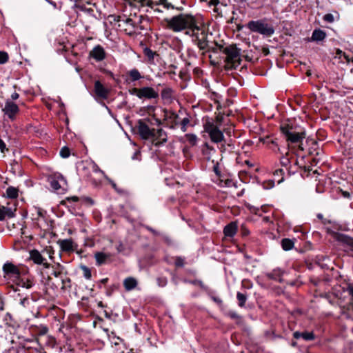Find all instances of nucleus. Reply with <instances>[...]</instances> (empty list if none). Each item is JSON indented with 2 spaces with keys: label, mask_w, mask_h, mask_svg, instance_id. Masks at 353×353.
Here are the masks:
<instances>
[{
  "label": "nucleus",
  "mask_w": 353,
  "mask_h": 353,
  "mask_svg": "<svg viewBox=\"0 0 353 353\" xmlns=\"http://www.w3.org/2000/svg\"><path fill=\"white\" fill-rule=\"evenodd\" d=\"M237 231V224L236 222L232 221L228 224L223 229V233L225 236L232 237L234 236Z\"/></svg>",
  "instance_id": "obj_23"
},
{
  "label": "nucleus",
  "mask_w": 353,
  "mask_h": 353,
  "mask_svg": "<svg viewBox=\"0 0 353 353\" xmlns=\"http://www.w3.org/2000/svg\"><path fill=\"white\" fill-rule=\"evenodd\" d=\"M50 187L55 191H57L61 188V185L59 182L63 183V185L67 184V181L65 177L61 174H55L51 176L48 179Z\"/></svg>",
  "instance_id": "obj_14"
},
{
  "label": "nucleus",
  "mask_w": 353,
  "mask_h": 353,
  "mask_svg": "<svg viewBox=\"0 0 353 353\" xmlns=\"http://www.w3.org/2000/svg\"><path fill=\"white\" fill-rule=\"evenodd\" d=\"M0 150L2 153H4L5 151H8V148H6V143L4 141L0 139Z\"/></svg>",
  "instance_id": "obj_49"
},
{
  "label": "nucleus",
  "mask_w": 353,
  "mask_h": 353,
  "mask_svg": "<svg viewBox=\"0 0 353 353\" xmlns=\"http://www.w3.org/2000/svg\"><path fill=\"white\" fill-rule=\"evenodd\" d=\"M111 255L104 252H97L94 254L96 259V263L98 266H100L106 263V261L110 259Z\"/></svg>",
  "instance_id": "obj_25"
},
{
  "label": "nucleus",
  "mask_w": 353,
  "mask_h": 353,
  "mask_svg": "<svg viewBox=\"0 0 353 353\" xmlns=\"http://www.w3.org/2000/svg\"><path fill=\"white\" fill-rule=\"evenodd\" d=\"M166 23V27L174 32H181L188 30L186 34L190 33L191 30L196 28L197 21L196 17L190 13H181L173 16L171 18H166L164 20Z\"/></svg>",
  "instance_id": "obj_1"
},
{
  "label": "nucleus",
  "mask_w": 353,
  "mask_h": 353,
  "mask_svg": "<svg viewBox=\"0 0 353 353\" xmlns=\"http://www.w3.org/2000/svg\"><path fill=\"white\" fill-rule=\"evenodd\" d=\"M349 294L353 298V285H349L347 288Z\"/></svg>",
  "instance_id": "obj_57"
},
{
  "label": "nucleus",
  "mask_w": 353,
  "mask_h": 353,
  "mask_svg": "<svg viewBox=\"0 0 353 353\" xmlns=\"http://www.w3.org/2000/svg\"><path fill=\"white\" fill-rule=\"evenodd\" d=\"M5 216L8 218H12L14 216V212L10 208L3 206Z\"/></svg>",
  "instance_id": "obj_40"
},
{
  "label": "nucleus",
  "mask_w": 353,
  "mask_h": 353,
  "mask_svg": "<svg viewBox=\"0 0 353 353\" xmlns=\"http://www.w3.org/2000/svg\"><path fill=\"white\" fill-rule=\"evenodd\" d=\"M90 56L97 61H101L105 58V52L103 48L98 45L90 51Z\"/></svg>",
  "instance_id": "obj_20"
},
{
  "label": "nucleus",
  "mask_w": 353,
  "mask_h": 353,
  "mask_svg": "<svg viewBox=\"0 0 353 353\" xmlns=\"http://www.w3.org/2000/svg\"><path fill=\"white\" fill-rule=\"evenodd\" d=\"M325 230L327 233L330 234L334 239L342 243L346 247L345 250L346 252H351L350 255L353 257V238H351L347 235L334 232L329 227H326Z\"/></svg>",
  "instance_id": "obj_6"
},
{
  "label": "nucleus",
  "mask_w": 353,
  "mask_h": 353,
  "mask_svg": "<svg viewBox=\"0 0 353 353\" xmlns=\"http://www.w3.org/2000/svg\"><path fill=\"white\" fill-rule=\"evenodd\" d=\"M16 288H13L14 292H19V288L30 289L34 285V279L32 277L19 276L15 281Z\"/></svg>",
  "instance_id": "obj_12"
},
{
  "label": "nucleus",
  "mask_w": 353,
  "mask_h": 353,
  "mask_svg": "<svg viewBox=\"0 0 353 353\" xmlns=\"http://www.w3.org/2000/svg\"><path fill=\"white\" fill-rule=\"evenodd\" d=\"M68 200L70 201H74V202H77L79 201V197L76 196H72V197H70V198H68Z\"/></svg>",
  "instance_id": "obj_62"
},
{
  "label": "nucleus",
  "mask_w": 353,
  "mask_h": 353,
  "mask_svg": "<svg viewBox=\"0 0 353 353\" xmlns=\"http://www.w3.org/2000/svg\"><path fill=\"white\" fill-rule=\"evenodd\" d=\"M343 353H353V342H348L345 344Z\"/></svg>",
  "instance_id": "obj_38"
},
{
  "label": "nucleus",
  "mask_w": 353,
  "mask_h": 353,
  "mask_svg": "<svg viewBox=\"0 0 353 353\" xmlns=\"http://www.w3.org/2000/svg\"><path fill=\"white\" fill-rule=\"evenodd\" d=\"M81 268L83 271V276L86 279H90L92 277L91 270L89 268L85 265H81Z\"/></svg>",
  "instance_id": "obj_35"
},
{
  "label": "nucleus",
  "mask_w": 353,
  "mask_h": 353,
  "mask_svg": "<svg viewBox=\"0 0 353 353\" xmlns=\"http://www.w3.org/2000/svg\"><path fill=\"white\" fill-rule=\"evenodd\" d=\"M281 131L288 143H301L305 137V131L297 132L295 128L289 125H281Z\"/></svg>",
  "instance_id": "obj_5"
},
{
  "label": "nucleus",
  "mask_w": 353,
  "mask_h": 353,
  "mask_svg": "<svg viewBox=\"0 0 353 353\" xmlns=\"http://www.w3.org/2000/svg\"><path fill=\"white\" fill-rule=\"evenodd\" d=\"M323 20L328 23H332L334 21V17L332 14L328 13L323 16Z\"/></svg>",
  "instance_id": "obj_45"
},
{
  "label": "nucleus",
  "mask_w": 353,
  "mask_h": 353,
  "mask_svg": "<svg viewBox=\"0 0 353 353\" xmlns=\"http://www.w3.org/2000/svg\"><path fill=\"white\" fill-rule=\"evenodd\" d=\"M212 299L214 302L217 303H222V301L221 299H219V297H216V296H213L212 297Z\"/></svg>",
  "instance_id": "obj_61"
},
{
  "label": "nucleus",
  "mask_w": 353,
  "mask_h": 353,
  "mask_svg": "<svg viewBox=\"0 0 353 353\" xmlns=\"http://www.w3.org/2000/svg\"><path fill=\"white\" fill-rule=\"evenodd\" d=\"M143 53L145 56L148 58L149 61H153L154 56L157 55L155 52L152 51L149 48H144Z\"/></svg>",
  "instance_id": "obj_34"
},
{
  "label": "nucleus",
  "mask_w": 353,
  "mask_h": 353,
  "mask_svg": "<svg viewBox=\"0 0 353 353\" xmlns=\"http://www.w3.org/2000/svg\"><path fill=\"white\" fill-rule=\"evenodd\" d=\"M125 17L121 16H114V21L119 23V26H123L122 25V19H124Z\"/></svg>",
  "instance_id": "obj_50"
},
{
  "label": "nucleus",
  "mask_w": 353,
  "mask_h": 353,
  "mask_svg": "<svg viewBox=\"0 0 353 353\" xmlns=\"http://www.w3.org/2000/svg\"><path fill=\"white\" fill-rule=\"evenodd\" d=\"M246 26L250 31L261 34L266 37H271L274 33L273 26L267 23L264 19L250 21Z\"/></svg>",
  "instance_id": "obj_3"
},
{
  "label": "nucleus",
  "mask_w": 353,
  "mask_h": 353,
  "mask_svg": "<svg viewBox=\"0 0 353 353\" xmlns=\"http://www.w3.org/2000/svg\"><path fill=\"white\" fill-rule=\"evenodd\" d=\"M52 274L55 277H59L61 276V272L57 271H54Z\"/></svg>",
  "instance_id": "obj_63"
},
{
  "label": "nucleus",
  "mask_w": 353,
  "mask_h": 353,
  "mask_svg": "<svg viewBox=\"0 0 353 353\" xmlns=\"http://www.w3.org/2000/svg\"><path fill=\"white\" fill-rule=\"evenodd\" d=\"M154 136L151 139H153V144L159 147L167 142V134L163 129L154 130Z\"/></svg>",
  "instance_id": "obj_15"
},
{
  "label": "nucleus",
  "mask_w": 353,
  "mask_h": 353,
  "mask_svg": "<svg viewBox=\"0 0 353 353\" xmlns=\"http://www.w3.org/2000/svg\"><path fill=\"white\" fill-rule=\"evenodd\" d=\"M94 92L98 97L103 99H106L109 94L108 90L99 81L94 82Z\"/></svg>",
  "instance_id": "obj_19"
},
{
  "label": "nucleus",
  "mask_w": 353,
  "mask_h": 353,
  "mask_svg": "<svg viewBox=\"0 0 353 353\" xmlns=\"http://www.w3.org/2000/svg\"><path fill=\"white\" fill-rule=\"evenodd\" d=\"M326 36V32L324 30L317 28L313 30L310 40L311 41L319 42L323 41Z\"/></svg>",
  "instance_id": "obj_22"
},
{
  "label": "nucleus",
  "mask_w": 353,
  "mask_h": 353,
  "mask_svg": "<svg viewBox=\"0 0 353 353\" xmlns=\"http://www.w3.org/2000/svg\"><path fill=\"white\" fill-rule=\"evenodd\" d=\"M223 53L226 55L225 60L226 70H231L236 68L241 63V49L236 45L232 44L223 49Z\"/></svg>",
  "instance_id": "obj_2"
},
{
  "label": "nucleus",
  "mask_w": 353,
  "mask_h": 353,
  "mask_svg": "<svg viewBox=\"0 0 353 353\" xmlns=\"http://www.w3.org/2000/svg\"><path fill=\"white\" fill-rule=\"evenodd\" d=\"M205 130L209 134L210 139L214 143H220L224 139V135L219 126L213 122L205 125Z\"/></svg>",
  "instance_id": "obj_8"
},
{
  "label": "nucleus",
  "mask_w": 353,
  "mask_h": 353,
  "mask_svg": "<svg viewBox=\"0 0 353 353\" xmlns=\"http://www.w3.org/2000/svg\"><path fill=\"white\" fill-rule=\"evenodd\" d=\"M188 138L189 142L192 145H194L196 143V135L188 134Z\"/></svg>",
  "instance_id": "obj_48"
},
{
  "label": "nucleus",
  "mask_w": 353,
  "mask_h": 353,
  "mask_svg": "<svg viewBox=\"0 0 353 353\" xmlns=\"http://www.w3.org/2000/svg\"><path fill=\"white\" fill-rule=\"evenodd\" d=\"M128 75H129V77L130 78V80L132 81H138V80H139L140 79L142 78V76H141V73L136 68L130 70L128 72Z\"/></svg>",
  "instance_id": "obj_31"
},
{
  "label": "nucleus",
  "mask_w": 353,
  "mask_h": 353,
  "mask_svg": "<svg viewBox=\"0 0 353 353\" xmlns=\"http://www.w3.org/2000/svg\"><path fill=\"white\" fill-rule=\"evenodd\" d=\"M168 283V279L165 277H159L157 284L159 287H165Z\"/></svg>",
  "instance_id": "obj_42"
},
{
  "label": "nucleus",
  "mask_w": 353,
  "mask_h": 353,
  "mask_svg": "<svg viewBox=\"0 0 353 353\" xmlns=\"http://www.w3.org/2000/svg\"><path fill=\"white\" fill-rule=\"evenodd\" d=\"M8 60V54L5 52L0 51V64L6 63Z\"/></svg>",
  "instance_id": "obj_41"
},
{
  "label": "nucleus",
  "mask_w": 353,
  "mask_h": 353,
  "mask_svg": "<svg viewBox=\"0 0 353 353\" xmlns=\"http://www.w3.org/2000/svg\"><path fill=\"white\" fill-rule=\"evenodd\" d=\"M132 95H135L139 99H157L159 97V93L151 87H143L141 88H134L130 90Z\"/></svg>",
  "instance_id": "obj_7"
},
{
  "label": "nucleus",
  "mask_w": 353,
  "mask_h": 353,
  "mask_svg": "<svg viewBox=\"0 0 353 353\" xmlns=\"http://www.w3.org/2000/svg\"><path fill=\"white\" fill-rule=\"evenodd\" d=\"M70 279L69 278L62 279L61 278V283H62V289H65L67 288H70Z\"/></svg>",
  "instance_id": "obj_43"
},
{
  "label": "nucleus",
  "mask_w": 353,
  "mask_h": 353,
  "mask_svg": "<svg viewBox=\"0 0 353 353\" xmlns=\"http://www.w3.org/2000/svg\"><path fill=\"white\" fill-rule=\"evenodd\" d=\"M6 219L3 207L0 208V221H3Z\"/></svg>",
  "instance_id": "obj_55"
},
{
  "label": "nucleus",
  "mask_w": 353,
  "mask_h": 353,
  "mask_svg": "<svg viewBox=\"0 0 353 353\" xmlns=\"http://www.w3.org/2000/svg\"><path fill=\"white\" fill-rule=\"evenodd\" d=\"M19 97V95L17 92H14L11 94V99L12 101L17 100Z\"/></svg>",
  "instance_id": "obj_58"
},
{
  "label": "nucleus",
  "mask_w": 353,
  "mask_h": 353,
  "mask_svg": "<svg viewBox=\"0 0 353 353\" xmlns=\"http://www.w3.org/2000/svg\"><path fill=\"white\" fill-rule=\"evenodd\" d=\"M48 330L46 327H43L41 331V334H46L48 332Z\"/></svg>",
  "instance_id": "obj_64"
},
{
  "label": "nucleus",
  "mask_w": 353,
  "mask_h": 353,
  "mask_svg": "<svg viewBox=\"0 0 353 353\" xmlns=\"http://www.w3.org/2000/svg\"><path fill=\"white\" fill-rule=\"evenodd\" d=\"M322 223H323V225H326V224H327V223H329V224H332V225H333L334 228H335V229L337 228V225H338V224L336 223V221H331V220H330V219H325V218H324V219L323 220Z\"/></svg>",
  "instance_id": "obj_47"
},
{
  "label": "nucleus",
  "mask_w": 353,
  "mask_h": 353,
  "mask_svg": "<svg viewBox=\"0 0 353 353\" xmlns=\"http://www.w3.org/2000/svg\"><path fill=\"white\" fill-rule=\"evenodd\" d=\"M173 90L170 88H165L162 90L161 96L163 100L170 101L172 99Z\"/></svg>",
  "instance_id": "obj_29"
},
{
  "label": "nucleus",
  "mask_w": 353,
  "mask_h": 353,
  "mask_svg": "<svg viewBox=\"0 0 353 353\" xmlns=\"http://www.w3.org/2000/svg\"><path fill=\"white\" fill-rule=\"evenodd\" d=\"M236 299L239 302V306L243 307L247 301V295L245 294L238 292L236 294Z\"/></svg>",
  "instance_id": "obj_33"
},
{
  "label": "nucleus",
  "mask_w": 353,
  "mask_h": 353,
  "mask_svg": "<svg viewBox=\"0 0 353 353\" xmlns=\"http://www.w3.org/2000/svg\"><path fill=\"white\" fill-rule=\"evenodd\" d=\"M137 130L140 137L145 140L151 139L154 136V129H151L148 125L142 119H139L137 122Z\"/></svg>",
  "instance_id": "obj_10"
},
{
  "label": "nucleus",
  "mask_w": 353,
  "mask_h": 353,
  "mask_svg": "<svg viewBox=\"0 0 353 353\" xmlns=\"http://www.w3.org/2000/svg\"><path fill=\"white\" fill-rule=\"evenodd\" d=\"M227 315L232 319H239L240 318L239 314L235 311H228Z\"/></svg>",
  "instance_id": "obj_46"
},
{
  "label": "nucleus",
  "mask_w": 353,
  "mask_h": 353,
  "mask_svg": "<svg viewBox=\"0 0 353 353\" xmlns=\"http://www.w3.org/2000/svg\"><path fill=\"white\" fill-rule=\"evenodd\" d=\"M216 45V47L217 48V50H219L223 52V49L225 48L223 45L219 44L217 42L214 43Z\"/></svg>",
  "instance_id": "obj_60"
},
{
  "label": "nucleus",
  "mask_w": 353,
  "mask_h": 353,
  "mask_svg": "<svg viewBox=\"0 0 353 353\" xmlns=\"http://www.w3.org/2000/svg\"><path fill=\"white\" fill-rule=\"evenodd\" d=\"M122 25L123 26L121 27L124 28L126 34L132 35L134 33L136 26L132 19L125 17L124 19H122Z\"/></svg>",
  "instance_id": "obj_21"
},
{
  "label": "nucleus",
  "mask_w": 353,
  "mask_h": 353,
  "mask_svg": "<svg viewBox=\"0 0 353 353\" xmlns=\"http://www.w3.org/2000/svg\"><path fill=\"white\" fill-rule=\"evenodd\" d=\"M137 281L132 277L126 278L123 281V285L126 290L130 291L136 288Z\"/></svg>",
  "instance_id": "obj_27"
},
{
  "label": "nucleus",
  "mask_w": 353,
  "mask_h": 353,
  "mask_svg": "<svg viewBox=\"0 0 353 353\" xmlns=\"http://www.w3.org/2000/svg\"><path fill=\"white\" fill-rule=\"evenodd\" d=\"M70 154V152L68 148L63 147L60 150V156L63 158H68Z\"/></svg>",
  "instance_id": "obj_39"
},
{
  "label": "nucleus",
  "mask_w": 353,
  "mask_h": 353,
  "mask_svg": "<svg viewBox=\"0 0 353 353\" xmlns=\"http://www.w3.org/2000/svg\"><path fill=\"white\" fill-rule=\"evenodd\" d=\"M19 304L23 307H28L30 304L29 296L26 295L25 297H21L19 300Z\"/></svg>",
  "instance_id": "obj_36"
},
{
  "label": "nucleus",
  "mask_w": 353,
  "mask_h": 353,
  "mask_svg": "<svg viewBox=\"0 0 353 353\" xmlns=\"http://www.w3.org/2000/svg\"><path fill=\"white\" fill-rule=\"evenodd\" d=\"M57 243L59 245L61 250L63 252H73L77 247V245L71 239L59 240Z\"/></svg>",
  "instance_id": "obj_18"
},
{
  "label": "nucleus",
  "mask_w": 353,
  "mask_h": 353,
  "mask_svg": "<svg viewBox=\"0 0 353 353\" xmlns=\"http://www.w3.org/2000/svg\"><path fill=\"white\" fill-rule=\"evenodd\" d=\"M213 170H214V172H215V174L217 176H220L221 175V172L219 171V164L218 163H216V165H214Z\"/></svg>",
  "instance_id": "obj_53"
},
{
  "label": "nucleus",
  "mask_w": 353,
  "mask_h": 353,
  "mask_svg": "<svg viewBox=\"0 0 353 353\" xmlns=\"http://www.w3.org/2000/svg\"><path fill=\"white\" fill-rule=\"evenodd\" d=\"M293 336L296 339H303L305 341H312L314 339V334L312 332H295L293 333Z\"/></svg>",
  "instance_id": "obj_24"
},
{
  "label": "nucleus",
  "mask_w": 353,
  "mask_h": 353,
  "mask_svg": "<svg viewBox=\"0 0 353 353\" xmlns=\"http://www.w3.org/2000/svg\"><path fill=\"white\" fill-rule=\"evenodd\" d=\"M294 242L292 239L285 238L281 241L282 248L285 251L292 250L294 247Z\"/></svg>",
  "instance_id": "obj_30"
},
{
  "label": "nucleus",
  "mask_w": 353,
  "mask_h": 353,
  "mask_svg": "<svg viewBox=\"0 0 353 353\" xmlns=\"http://www.w3.org/2000/svg\"><path fill=\"white\" fill-rule=\"evenodd\" d=\"M341 55H343L344 57L347 60V56L345 54V53H344L340 49H336V57H341Z\"/></svg>",
  "instance_id": "obj_51"
},
{
  "label": "nucleus",
  "mask_w": 353,
  "mask_h": 353,
  "mask_svg": "<svg viewBox=\"0 0 353 353\" xmlns=\"http://www.w3.org/2000/svg\"><path fill=\"white\" fill-rule=\"evenodd\" d=\"M143 4L145 6L150 7L151 9L154 10V12H162V10L159 9L158 6H163L165 9H174V6L172 5L171 3H169L168 0H157L155 1L152 0H143Z\"/></svg>",
  "instance_id": "obj_11"
},
{
  "label": "nucleus",
  "mask_w": 353,
  "mask_h": 353,
  "mask_svg": "<svg viewBox=\"0 0 353 353\" xmlns=\"http://www.w3.org/2000/svg\"><path fill=\"white\" fill-rule=\"evenodd\" d=\"M283 272L278 268L274 269L272 270V272L268 273L267 276L271 279L277 281L280 283L283 282L282 276H283Z\"/></svg>",
  "instance_id": "obj_26"
},
{
  "label": "nucleus",
  "mask_w": 353,
  "mask_h": 353,
  "mask_svg": "<svg viewBox=\"0 0 353 353\" xmlns=\"http://www.w3.org/2000/svg\"><path fill=\"white\" fill-rule=\"evenodd\" d=\"M3 112L9 119L13 120L15 118L16 114L19 112V109L18 105L12 101L8 99L6 101L5 106L3 108Z\"/></svg>",
  "instance_id": "obj_13"
},
{
  "label": "nucleus",
  "mask_w": 353,
  "mask_h": 353,
  "mask_svg": "<svg viewBox=\"0 0 353 353\" xmlns=\"http://www.w3.org/2000/svg\"><path fill=\"white\" fill-rule=\"evenodd\" d=\"M30 258L33 262L38 265H43L46 268H48L50 265L46 262V259L42 256L37 250H33L30 252Z\"/></svg>",
  "instance_id": "obj_16"
},
{
  "label": "nucleus",
  "mask_w": 353,
  "mask_h": 353,
  "mask_svg": "<svg viewBox=\"0 0 353 353\" xmlns=\"http://www.w3.org/2000/svg\"><path fill=\"white\" fill-rule=\"evenodd\" d=\"M205 50H208V51H211L214 53H216L217 52V48L216 47H210L208 46V48H207Z\"/></svg>",
  "instance_id": "obj_56"
},
{
  "label": "nucleus",
  "mask_w": 353,
  "mask_h": 353,
  "mask_svg": "<svg viewBox=\"0 0 353 353\" xmlns=\"http://www.w3.org/2000/svg\"><path fill=\"white\" fill-rule=\"evenodd\" d=\"M192 38L193 43L199 48L201 50H205L208 48V32L196 25V28H194L190 34H188Z\"/></svg>",
  "instance_id": "obj_4"
},
{
  "label": "nucleus",
  "mask_w": 353,
  "mask_h": 353,
  "mask_svg": "<svg viewBox=\"0 0 353 353\" xmlns=\"http://www.w3.org/2000/svg\"><path fill=\"white\" fill-rule=\"evenodd\" d=\"M2 270L4 277H12L13 278L14 282L19 278L22 274V270L20 266L15 265L14 263L8 261L3 264Z\"/></svg>",
  "instance_id": "obj_9"
},
{
  "label": "nucleus",
  "mask_w": 353,
  "mask_h": 353,
  "mask_svg": "<svg viewBox=\"0 0 353 353\" xmlns=\"http://www.w3.org/2000/svg\"><path fill=\"white\" fill-rule=\"evenodd\" d=\"M278 151L282 155L280 158V163L283 167L288 168L290 165V160L288 157L289 152L287 151L285 154L279 148Z\"/></svg>",
  "instance_id": "obj_28"
},
{
  "label": "nucleus",
  "mask_w": 353,
  "mask_h": 353,
  "mask_svg": "<svg viewBox=\"0 0 353 353\" xmlns=\"http://www.w3.org/2000/svg\"><path fill=\"white\" fill-rule=\"evenodd\" d=\"M130 5H132L133 3H139L141 6H145L143 4V0H127Z\"/></svg>",
  "instance_id": "obj_52"
},
{
  "label": "nucleus",
  "mask_w": 353,
  "mask_h": 353,
  "mask_svg": "<svg viewBox=\"0 0 353 353\" xmlns=\"http://www.w3.org/2000/svg\"><path fill=\"white\" fill-rule=\"evenodd\" d=\"M283 174H284V170L281 168L276 170L275 172H274V174L277 175V176H279V175L283 176Z\"/></svg>",
  "instance_id": "obj_54"
},
{
  "label": "nucleus",
  "mask_w": 353,
  "mask_h": 353,
  "mask_svg": "<svg viewBox=\"0 0 353 353\" xmlns=\"http://www.w3.org/2000/svg\"><path fill=\"white\" fill-rule=\"evenodd\" d=\"M145 228L150 232H151L152 233L154 234H157V232L156 230H154L153 228H152L151 227L148 226V225H146L145 226Z\"/></svg>",
  "instance_id": "obj_59"
},
{
  "label": "nucleus",
  "mask_w": 353,
  "mask_h": 353,
  "mask_svg": "<svg viewBox=\"0 0 353 353\" xmlns=\"http://www.w3.org/2000/svg\"><path fill=\"white\" fill-rule=\"evenodd\" d=\"M175 265L176 267H183L184 265V259L181 256H177L174 261Z\"/></svg>",
  "instance_id": "obj_44"
},
{
  "label": "nucleus",
  "mask_w": 353,
  "mask_h": 353,
  "mask_svg": "<svg viewBox=\"0 0 353 353\" xmlns=\"http://www.w3.org/2000/svg\"><path fill=\"white\" fill-rule=\"evenodd\" d=\"M190 123V119L188 117L183 118L181 121L179 123L181 125V129L183 132H185L187 130V125Z\"/></svg>",
  "instance_id": "obj_37"
},
{
  "label": "nucleus",
  "mask_w": 353,
  "mask_h": 353,
  "mask_svg": "<svg viewBox=\"0 0 353 353\" xmlns=\"http://www.w3.org/2000/svg\"><path fill=\"white\" fill-rule=\"evenodd\" d=\"M165 119L168 121V125L170 128H175L179 125V117L174 112L165 111Z\"/></svg>",
  "instance_id": "obj_17"
},
{
  "label": "nucleus",
  "mask_w": 353,
  "mask_h": 353,
  "mask_svg": "<svg viewBox=\"0 0 353 353\" xmlns=\"http://www.w3.org/2000/svg\"><path fill=\"white\" fill-rule=\"evenodd\" d=\"M18 192V189L12 186L8 187L6 190V195L10 199L17 198L19 195Z\"/></svg>",
  "instance_id": "obj_32"
}]
</instances>
